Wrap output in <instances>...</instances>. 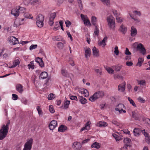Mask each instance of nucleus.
Returning a JSON list of instances; mask_svg holds the SVG:
<instances>
[{
  "label": "nucleus",
  "instance_id": "2f4dec72",
  "mask_svg": "<svg viewBox=\"0 0 150 150\" xmlns=\"http://www.w3.org/2000/svg\"><path fill=\"white\" fill-rule=\"evenodd\" d=\"M67 127L63 125H61L58 128V132H64L67 129Z\"/></svg>",
  "mask_w": 150,
  "mask_h": 150
},
{
  "label": "nucleus",
  "instance_id": "cd10ccee",
  "mask_svg": "<svg viewBox=\"0 0 150 150\" xmlns=\"http://www.w3.org/2000/svg\"><path fill=\"white\" fill-rule=\"evenodd\" d=\"M48 76V74L47 72L43 71L42 72L40 76V79H44L47 78Z\"/></svg>",
  "mask_w": 150,
  "mask_h": 150
},
{
  "label": "nucleus",
  "instance_id": "c756f323",
  "mask_svg": "<svg viewBox=\"0 0 150 150\" xmlns=\"http://www.w3.org/2000/svg\"><path fill=\"white\" fill-rule=\"evenodd\" d=\"M20 63V62L18 59L15 60L13 62V65L11 67H10L9 68H13L15 67L18 65H19Z\"/></svg>",
  "mask_w": 150,
  "mask_h": 150
},
{
  "label": "nucleus",
  "instance_id": "49530a36",
  "mask_svg": "<svg viewBox=\"0 0 150 150\" xmlns=\"http://www.w3.org/2000/svg\"><path fill=\"white\" fill-rule=\"evenodd\" d=\"M127 99L131 104L133 106L135 107H136V105L134 102L131 98L128 97H127Z\"/></svg>",
  "mask_w": 150,
  "mask_h": 150
},
{
  "label": "nucleus",
  "instance_id": "e433bc0d",
  "mask_svg": "<svg viewBox=\"0 0 150 150\" xmlns=\"http://www.w3.org/2000/svg\"><path fill=\"white\" fill-rule=\"evenodd\" d=\"M117 108H115V110H118L119 109H122L125 107L124 104L120 103L117 106Z\"/></svg>",
  "mask_w": 150,
  "mask_h": 150
},
{
  "label": "nucleus",
  "instance_id": "f3484780",
  "mask_svg": "<svg viewBox=\"0 0 150 150\" xmlns=\"http://www.w3.org/2000/svg\"><path fill=\"white\" fill-rule=\"evenodd\" d=\"M130 31L131 35L132 37H134L137 33V30L136 28L134 26L131 27Z\"/></svg>",
  "mask_w": 150,
  "mask_h": 150
},
{
  "label": "nucleus",
  "instance_id": "aec40b11",
  "mask_svg": "<svg viewBox=\"0 0 150 150\" xmlns=\"http://www.w3.org/2000/svg\"><path fill=\"white\" fill-rule=\"evenodd\" d=\"M91 124V122L90 121H88L85 125L83 127V128L81 129V131H83L84 130H88L90 129V125Z\"/></svg>",
  "mask_w": 150,
  "mask_h": 150
},
{
  "label": "nucleus",
  "instance_id": "a19ab883",
  "mask_svg": "<svg viewBox=\"0 0 150 150\" xmlns=\"http://www.w3.org/2000/svg\"><path fill=\"white\" fill-rule=\"evenodd\" d=\"M108 38H104L103 40L101 41L99 43V46H101L103 45V47L106 45L105 43V42L107 41V39Z\"/></svg>",
  "mask_w": 150,
  "mask_h": 150
},
{
  "label": "nucleus",
  "instance_id": "8fccbe9b",
  "mask_svg": "<svg viewBox=\"0 0 150 150\" xmlns=\"http://www.w3.org/2000/svg\"><path fill=\"white\" fill-rule=\"evenodd\" d=\"M30 3L32 5H35L38 3L39 1L38 0H31Z\"/></svg>",
  "mask_w": 150,
  "mask_h": 150
},
{
  "label": "nucleus",
  "instance_id": "c9c22d12",
  "mask_svg": "<svg viewBox=\"0 0 150 150\" xmlns=\"http://www.w3.org/2000/svg\"><path fill=\"white\" fill-rule=\"evenodd\" d=\"M91 147L92 148L98 149L100 147V146L99 143H98L97 142H95L91 145Z\"/></svg>",
  "mask_w": 150,
  "mask_h": 150
},
{
  "label": "nucleus",
  "instance_id": "680f3d73",
  "mask_svg": "<svg viewBox=\"0 0 150 150\" xmlns=\"http://www.w3.org/2000/svg\"><path fill=\"white\" fill-rule=\"evenodd\" d=\"M142 132L143 134L144 135V136L145 137V138H146V137H150L149 135L147 132H145V129L142 130Z\"/></svg>",
  "mask_w": 150,
  "mask_h": 150
},
{
  "label": "nucleus",
  "instance_id": "338daca9",
  "mask_svg": "<svg viewBox=\"0 0 150 150\" xmlns=\"http://www.w3.org/2000/svg\"><path fill=\"white\" fill-rule=\"evenodd\" d=\"M12 95V99L14 100H16L18 99V96L17 95L15 94H13Z\"/></svg>",
  "mask_w": 150,
  "mask_h": 150
},
{
  "label": "nucleus",
  "instance_id": "dca6fc26",
  "mask_svg": "<svg viewBox=\"0 0 150 150\" xmlns=\"http://www.w3.org/2000/svg\"><path fill=\"white\" fill-rule=\"evenodd\" d=\"M73 148L76 150H79L81 147V144L79 142H75L73 144Z\"/></svg>",
  "mask_w": 150,
  "mask_h": 150
},
{
  "label": "nucleus",
  "instance_id": "4be33fe9",
  "mask_svg": "<svg viewBox=\"0 0 150 150\" xmlns=\"http://www.w3.org/2000/svg\"><path fill=\"white\" fill-rule=\"evenodd\" d=\"M23 86L20 84H18L16 86V89L20 93H21L23 91Z\"/></svg>",
  "mask_w": 150,
  "mask_h": 150
},
{
  "label": "nucleus",
  "instance_id": "09e8293b",
  "mask_svg": "<svg viewBox=\"0 0 150 150\" xmlns=\"http://www.w3.org/2000/svg\"><path fill=\"white\" fill-rule=\"evenodd\" d=\"M37 110L38 112V113L39 116H42V112L40 107L38 106L37 107Z\"/></svg>",
  "mask_w": 150,
  "mask_h": 150
},
{
  "label": "nucleus",
  "instance_id": "69168bd1",
  "mask_svg": "<svg viewBox=\"0 0 150 150\" xmlns=\"http://www.w3.org/2000/svg\"><path fill=\"white\" fill-rule=\"evenodd\" d=\"M95 71L96 73H99L100 75H101L102 73V71L101 69H96Z\"/></svg>",
  "mask_w": 150,
  "mask_h": 150
},
{
  "label": "nucleus",
  "instance_id": "2eb2a0df",
  "mask_svg": "<svg viewBox=\"0 0 150 150\" xmlns=\"http://www.w3.org/2000/svg\"><path fill=\"white\" fill-rule=\"evenodd\" d=\"M126 83L123 82L118 86V91L121 92H123L125 90Z\"/></svg>",
  "mask_w": 150,
  "mask_h": 150
},
{
  "label": "nucleus",
  "instance_id": "f257e3e1",
  "mask_svg": "<svg viewBox=\"0 0 150 150\" xmlns=\"http://www.w3.org/2000/svg\"><path fill=\"white\" fill-rule=\"evenodd\" d=\"M10 124V121L8 120L6 125H3L0 130V140L3 139L6 136L8 132V126Z\"/></svg>",
  "mask_w": 150,
  "mask_h": 150
},
{
  "label": "nucleus",
  "instance_id": "a18cd8bd",
  "mask_svg": "<svg viewBox=\"0 0 150 150\" xmlns=\"http://www.w3.org/2000/svg\"><path fill=\"white\" fill-rule=\"evenodd\" d=\"M115 79H118L121 80L123 79V77L122 76H121L118 74H115L114 75V76Z\"/></svg>",
  "mask_w": 150,
  "mask_h": 150
},
{
  "label": "nucleus",
  "instance_id": "393cba45",
  "mask_svg": "<svg viewBox=\"0 0 150 150\" xmlns=\"http://www.w3.org/2000/svg\"><path fill=\"white\" fill-rule=\"evenodd\" d=\"M99 33V30L98 28V26L95 27L93 36L94 37H98V36Z\"/></svg>",
  "mask_w": 150,
  "mask_h": 150
},
{
  "label": "nucleus",
  "instance_id": "6ab92c4d",
  "mask_svg": "<svg viewBox=\"0 0 150 150\" xmlns=\"http://www.w3.org/2000/svg\"><path fill=\"white\" fill-rule=\"evenodd\" d=\"M8 41L11 45H14L19 43L18 38H12V39H8Z\"/></svg>",
  "mask_w": 150,
  "mask_h": 150
},
{
  "label": "nucleus",
  "instance_id": "9b49d317",
  "mask_svg": "<svg viewBox=\"0 0 150 150\" xmlns=\"http://www.w3.org/2000/svg\"><path fill=\"white\" fill-rule=\"evenodd\" d=\"M132 117L136 120H140V116L139 112L135 110L132 112Z\"/></svg>",
  "mask_w": 150,
  "mask_h": 150
},
{
  "label": "nucleus",
  "instance_id": "20e7f679",
  "mask_svg": "<svg viewBox=\"0 0 150 150\" xmlns=\"http://www.w3.org/2000/svg\"><path fill=\"white\" fill-rule=\"evenodd\" d=\"M133 46L136 49L137 51H139L143 55L146 54V50L142 44L138 43V42L134 43L133 44Z\"/></svg>",
  "mask_w": 150,
  "mask_h": 150
},
{
  "label": "nucleus",
  "instance_id": "9d476101",
  "mask_svg": "<svg viewBox=\"0 0 150 150\" xmlns=\"http://www.w3.org/2000/svg\"><path fill=\"white\" fill-rule=\"evenodd\" d=\"M56 13H52L50 14L48 23L50 26H52L54 24V20L56 17Z\"/></svg>",
  "mask_w": 150,
  "mask_h": 150
},
{
  "label": "nucleus",
  "instance_id": "13d9d810",
  "mask_svg": "<svg viewBox=\"0 0 150 150\" xmlns=\"http://www.w3.org/2000/svg\"><path fill=\"white\" fill-rule=\"evenodd\" d=\"M49 110L52 113H54L55 111L54 109L53 106L52 105L50 106L49 107Z\"/></svg>",
  "mask_w": 150,
  "mask_h": 150
},
{
  "label": "nucleus",
  "instance_id": "864d4df0",
  "mask_svg": "<svg viewBox=\"0 0 150 150\" xmlns=\"http://www.w3.org/2000/svg\"><path fill=\"white\" fill-rule=\"evenodd\" d=\"M129 14L130 17L132 18L134 20V21H136V22H139V19L137 18H134V17L130 14L129 12Z\"/></svg>",
  "mask_w": 150,
  "mask_h": 150
},
{
  "label": "nucleus",
  "instance_id": "de8ad7c7",
  "mask_svg": "<svg viewBox=\"0 0 150 150\" xmlns=\"http://www.w3.org/2000/svg\"><path fill=\"white\" fill-rule=\"evenodd\" d=\"M83 94H84L85 96L86 97H88L89 95V93L87 90L84 88H83Z\"/></svg>",
  "mask_w": 150,
  "mask_h": 150
},
{
  "label": "nucleus",
  "instance_id": "052dcab7",
  "mask_svg": "<svg viewBox=\"0 0 150 150\" xmlns=\"http://www.w3.org/2000/svg\"><path fill=\"white\" fill-rule=\"evenodd\" d=\"M37 45H32L30 46V50H32L34 49L37 48Z\"/></svg>",
  "mask_w": 150,
  "mask_h": 150
},
{
  "label": "nucleus",
  "instance_id": "7c9ffc66",
  "mask_svg": "<svg viewBox=\"0 0 150 150\" xmlns=\"http://www.w3.org/2000/svg\"><path fill=\"white\" fill-rule=\"evenodd\" d=\"M116 22L118 23H121L123 22L124 21V18L120 16H119L115 18Z\"/></svg>",
  "mask_w": 150,
  "mask_h": 150
},
{
  "label": "nucleus",
  "instance_id": "5fc2aeb1",
  "mask_svg": "<svg viewBox=\"0 0 150 150\" xmlns=\"http://www.w3.org/2000/svg\"><path fill=\"white\" fill-rule=\"evenodd\" d=\"M114 52L117 55H118L119 54V52L118 50V47L117 46H116L115 47Z\"/></svg>",
  "mask_w": 150,
  "mask_h": 150
},
{
  "label": "nucleus",
  "instance_id": "4468645a",
  "mask_svg": "<svg viewBox=\"0 0 150 150\" xmlns=\"http://www.w3.org/2000/svg\"><path fill=\"white\" fill-rule=\"evenodd\" d=\"M119 30L122 33L125 34L127 32V28L126 25L122 24L120 26Z\"/></svg>",
  "mask_w": 150,
  "mask_h": 150
},
{
  "label": "nucleus",
  "instance_id": "72a5a7b5",
  "mask_svg": "<svg viewBox=\"0 0 150 150\" xmlns=\"http://www.w3.org/2000/svg\"><path fill=\"white\" fill-rule=\"evenodd\" d=\"M23 16L26 18L32 19L33 18V16L31 14H30L27 13H24L23 14Z\"/></svg>",
  "mask_w": 150,
  "mask_h": 150
},
{
  "label": "nucleus",
  "instance_id": "4d7b16f0",
  "mask_svg": "<svg viewBox=\"0 0 150 150\" xmlns=\"http://www.w3.org/2000/svg\"><path fill=\"white\" fill-rule=\"evenodd\" d=\"M125 53V54L128 55H130L131 54V53L130 52H129L128 49L127 48H126V50Z\"/></svg>",
  "mask_w": 150,
  "mask_h": 150
},
{
  "label": "nucleus",
  "instance_id": "603ef678",
  "mask_svg": "<svg viewBox=\"0 0 150 150\" xmlns=\"http://www.w3.org/2000/svg\"><path fill=\"white\" fill-rule=\"evenodd\" d=\"M54 95L53 93L50 94L48 96V99L49 100H52L55 97H54Z\"/></svg>",
  "mask_w": 150,
  "mask_h": 150
},
{
  "label": "nucleus",
  "instance_id": "f03ea898",
  "mask_svg": "<svg viewBox=\"0 0 150 150\" xmlns=\"http://www.w3.org/2000/svg\"><path fill=\"white\" fill-rule=\"evenodd\" d=\"M107 25L108 27L110 30H115V23L114 17L110 15L107 18Z\"/></svg>",
  "mask_w": 150,
  "mask_h": 150
},
{
  "label": "nucleus",
  "instance_id": "c85d7f7f",
  "mask_svg": "<svg viewBox=\"0 0 150 150\" xmlns=\"http://www.w3.org/2000/svg\"><path fill=\"white\" fill-rule=\"evenodd\" d=\"M16 10L19 11V13H23L25 11V8L21 7L20 6H18L16 7Z\"/></svg>",
  "mask_w": 150,
  "mask_h": 150
},
{
  "label": "nucleus",
  "instance_id": "4c0bfd02",
  "mask_svg": "<svg viewBox=\"0 0 150 150\" xmlns=\"http://www.w3.org/2000/svg\"><path fill=\"white\" fill-rule=\"evenodd\" d=\"M123 141L125 144L129 145L131 141V140L128 138H126L124 139Z\"/></svg>",
  "mask_w": 150,
  "mask_h": 150
},
{
  "label": "nucleus",
  "instance_id": "423d86ee",
  "mask_svg": "<svg viewBox=\"0 0 150 150\" xmlns=\"http://www.w3.org/2000/svg\"><path fill=\"white\" fill-rule=\"evenodd\" d=\"M33 142V139L32 138L27 140L24 144L23 150H31Z\"/></svg>",
  "mask_w": 150,
  "mask_h": 150
},
{
  "label": "nucleus",
  "instance_id": "0eeeda50",
  "mask_svg": "<svg viewBox=\"0 0 150 150\" xmlns=\"http://www.w3.org/2000/svg\"><path fill=\"white\" fill-rule=\"evenodd\" d=\"M81 17L83 22L84 24L87 26H90L91 25L90 21L87 16L81 14Z\"/></svg>",
  "mask_w": 150,
  "mask_h": 150
},
{
  "label": "nucleus",
  "instance_id": "37998d69",
  "mask_svg": "<svg viewBox=\"0 0 150 150\" xmlns=\"http://www.w3.org/2000/svg\"><path fill=\"white\" fill-rule=\"evenodd\" d=\"M144 60V59L142 57L139 58L138 59L137 65L139 66V67H140L141 66L142 63L143 62Z\"/></svg>",
  "mask_w": 150,
  "mask_h": 150
},
{
  "label": "nucleus",
  "instance_id": "c03bdc74",
  "mask_svg": "<svg viewBox=\"0 0 150 150\" xmlns=\"http://www.w3.org/2000/svg\"><path fill=\"white\" fill-rule=\"evenodd\" d=\"M138 84L143 86H145L146 85V81L145 80H137Z\"/></svg>",
  "mask_w": 150,
  "mask_h": 150
},
{
  "label": "nucleus",
  "instance_id": "5701e85b",
  "mask_svg": "<svg viewBox=\"0 0 150 150\" xmlns=\"http://www.w3.org/2000/svg\"><path fill=\"white\" fill-rule=\"evenodd\" d=\"M11 13L12 15L15 17H17L19 15V11L16 10V8H13L12 10Z\"/></svg>",
  "mask_w": 150,
  "mask_h": 150
},
{
  "label": "nucleus",
  "instance_id": "6e6552de",
  "mask_svg": "<svg viewBox=\"0 0 150 150\" xmlns=\"http://www.w3.org/2000/svg\"><path fill=\"white\" fill-rule=\"evenodd\" d=\"M25 18L16 19L14 21V26L17 27L19 26L23 25L25 23Z\"/></svg>",
  "mask_w": 150,
  "mask_h": 150
},
{
  "label": "nucleus",
  "instance_id": "6e6d98bb",
  "mask_svg": "<svg viewBox=\"0 0 150 150\" xmlns=\"http://www.w3.org/2000/svg\"><path fill=\"white\" fill-rule=\"evenodd\" d=\"M65 23L67 27H69L71 24V22L69 20H67L65 21Z\"/></svg>",
  "mask_w": 150,
  "mask_h": 150
},
{
  "label": "nucleus",
  "instance_id": "e2e57ef3",
  "mask_svg": "<svg viewBox=\"0 0 150 150\" xmlns=\"http://www.w3.org/2000/svg\"><path fill=\"white\" fill-rule=\"evenodd\" d=\"M133 13L136 15H137L138 16H140L141 15V13L139 11H133Z\"/></svg>",
  "mask_w": 150,
  "mask_h": 150
},
{
  "label": "nucleus",
  "instance_id": "3c124183",
  "mask_svg": "<svg viewBox=\"0 0 150 150\" xmlns=\"http://www.w3.org/2000/svg\"><path fill=\"white\" fill-rule=\"evenodd\" d=\"M106 70L110 74H113L114 73V70L110 67H108L106 68Z\"/></svg>",
  "mask_w": 150,
  "mask_h": 150
},
{
  "label": "nucleus",
  "instance_id": "ddd939ff",
  "mask_svg": "<svg viewBox=\"0 0 150 150\" xmlns=\"http://www.w3.org/2000/svg\"><path fill=\"white\" fill-rule=\"evenodd\" d=\"M85 56L87 59H88L91 54V50L89 47H85Z\"/></svg>",
  "mask_w": 150,
  "mask_h": 150
},
{
  "label": "nucleus",
  "instance_id": "bf43d9fd",
  "mask_svg": "<svg viewBox=\"0 0 150 150\" xmlns=\"http://www.w3.org/2000/svg\"><path fill=\"white\" fill-rule=\"evenodd\" d=\"M111 122L112 124L115 125L117 126H119L120 123L116 120H112Z\"/></svg>",
  "mask_w": 150,
  "mask_h": 150
},
{
  "label": "nucleus",
  "instance_id": "1a4fd4ad",
  "mask_svg": "<svg viewBox=\"0 0 150 150\" xmlns=\"http://www.w3.org/2000/svg\"><path fill=\"white\" fill-rule=\"evenodd\" d=\"M55 40L54 39V40H56L58 41H61L62 42H58L57 43V46L59 49H62L64 47V44H65L66 43L65 41L61 39H59V38H55Z\"/></svg>",
  "mask_w": 150,
  "mask_h": 150
},
{
  "label": "nucleus",
  "instance_id": "f704fd0d",
  "mask_svg": "<svg viewBox=\"0 0 150 150\" xmlns=\"http://www.w3.org/2000/svg\"><path fill=\"white\" fill-rule=\"evenodd\" d=\"M61 73L62 75L65 77H67L68 75V73L65 69L62 68Z\"/></svg>",
  "mask_w": 150,
  "mask_h": 150
},
{
  "label": "nucleus",
  "instance_id": "a211bd4d",
  "mask_svg": "<svg viewBox=\"0 0 150 150\" xmlns=\"http://www.w3.org/2000/svg\"><path fill=\"white\" fill-rule=\"evenodd\" d=\"M91 22L92 24L95 27L96 26H98L97 25V18L94 16H92L91 19Z\"/></svg>",
  "mask_w": 150,
  "mask_h": 150
},
{
  "label": "nucleus",
  "instance_id": "a878e982",
  "mask_svg": "<svg viewBox=\"0 0 150 150\" xmlns=\"http://www.w3.org/2000/svg\"><path fill=\"white\" fill-rule=\"evenodd\" d=\"M108 124L107 122L103 121H100L97 124V126L99 127H105Z\"/></svg>",
  "mask_w": 150,
  "mask_h": 150
},
{
  "label": "nucleus",
  "instance_id": "39448f33",
  "mask_svg": "<svg viewBox=\"0 0 150 150\" xmlns=\"http://www.w3.org/2000/svg\"><path fill=\"white\" fill-rule=\"evenodd\" d=\"M44 17L42 15L39 14L37 16L36 21V24L38 27L41 28L43 27L44 25Z\"/></svg>",
  "mask_w": 150,
  "mask_h": 150
},
{
  "label": "nucleus",
  "instance_id": "bb28decb",
  "mask_svg": "<svg viewBox=\"0 0 150 150\" xmlns=\"http://www.w3.org/2000/svg\"><path fill=\"white\" fill-rule=\"evenodd\" d=\"M111 11L115 18L121 15V14L120 12L117 11L116 9H112Z\"/></svg>",
  "mask_w": 150,
  "mask_h": 150
},
{
  "label": "nucleus",
  "instance_id": "412c9836",
  "mask_svg": "<svg viewBox=\"0 0 150 150\" xmlns=\"http://www.w3.org/2000/svg\"><path fill=\"white\" fill-rule=\"evenodd\" d=\"M92 50L93 54L94 57H97L99 56V50L96 47H93Z\"/></svg>",
  "mask_w": 150,
  "mask_h": 150
},
{
  "label": "nucleus",
  "instance_id": "7ed1b4c3",
  "mask_svg": "<svg viewBox=\"0 0 150 150\" xmlns=\"http://www.w3.org/2000/svg\"><path fill=\"white\" fill-rule=\"evenodd\" d=\"M104 93L102 91H98L95 93L89 98V100L91 102H94L96 100L102 98L104 96Z\"/></svg>",
  "mask_w": 150,
  "mask_h": 150
},
{
  "label": "nucleus",
  "instance_id": "0e129e2a",
  "mask_svg": "<svg viewBox=\"0 0 150 150\" xmlns=\"http://www.w3.org/2000/svg\"><path fill=\"white\" fill-rule=\"evenodd\" d=\"M145 122L148 124L149 125H150V119L148 118H146L144 120Z\"/></svg>",
  "mask_w": 150,
  "mask_h": 150
},
{
  "label": "nucleus",
  "instance_id": "f8f14e48",
  "mask_svg": "<svg viewBox=\"0 0 150 150\" xmlns=\"http://www.w3.org/2000/svg\"><path fill=\"white\" fill-rule=\"evenodd\" d=\"M57 126V122L55 120H52L49 125V129L51 130H53Z\"/></svg>",
  "mask_w": 150,
  "mask_h": 150
},
{
  "label": "nucleus",
  "instance_id": "58836bf2",
  "mask_svg": "<svg viewBox=\"0 0 150 150\" xmlns=\"http://www.w3.org/2000/svg\"><path fill=\"white\" fill-rule=\"evenodd\" d=\"M103 3L108 6H109L110 5V0H100Z\"/></svg>",
  "mask_w": 150,
  "mask_h": 150
},
{
  "label": "nucleus",
  "instance_id": "774afa93",
  "mask_svg": "<svg viewBox=\"0 0 150 150\" xmlns=\"http://www.w3.org/2000/svg\"><path fill=\"white\" fill-rule=\"evenodd\" d=\"M138 100L141 103H144L145 102V100L143 99L141 97H139L138 98Z\"/></svg>",
  "mask_w": 150,
  "mask_h": 150
},
{
  "label": "nucleus",
  "instance_id": "79ce46f5",
  "mask_svg": "<svg viewBox=\"0 0 150 150\" xmlns=\"http://www.w3.org/2000/svg\"><path fill=\"white\" fill-rule=\"evenodd\" d=\"M122 67V65L120 66H112V68H114L115 71H120Z\"/></svg>",
  "mask_w": 150,
  "mask_h": 150
},
{
  "label": "nucleus",
  "instance_id": "473e14b6",
  "mask_svg": "<svg viewBox=\"0 0 150 150\" xmlns=\"http://www.w3.org/2000/svg\"><path fill=\"white\" fill-rule=\"evenodd\" d=\"M70 101L69 100H67L64 103V105L62 106V108H63V109H66L68 108L69 105L70 104Z\"/></svg>",
  "mask_w": 150,
  "mask_h": 150
},
{
  "label": "nucleus",
  "instance_id": "b1692460",
  "mask_svg": "<svg viewBox=\"0 0 150 150\" xmlns=\"http://www.w3.org/2000/svg\"><path fill=\"white\" fill-rule=\"evenodd\" d=\"M142 130H141L138 128H136L134 129L133 132L134 135L135 136H138L141 133Z\"/></svg>",
  "mask_w": 150,
  "mask_h": 150
},
{
  "label": "nucleus",
  "instance_id": "ea45409f",
  "mask_svg": "<svg viewBox=\"0 0 150 150\" xmlns=\"http://www.w3.org/2000/svg\"><path fill=\"white\" fill-rule=\"evenodd\" d=\"M79 99L80 101L82 104H84L87 103V100L85 98L83 97L82 96L80 97Z\"/></svg>",
  "mask_w": 150,
  "mask_h": 150
}]
</instances>
